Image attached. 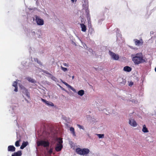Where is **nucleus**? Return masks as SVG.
<instances>
[{"label": "nucleus", "instance_id": "8", "mask_svg": "<svg viewBox=\"0 0 156 156\" xmlns=\"http://www.w3.org/2000/svg\"><path fill=\"white\" fill-rule=\"evenodd\" d=\"M129 123L131 126L133 127H136L137 126L136 122L133 119H129Z\"/></svg>", "mask_w": 156, "mask_h": 156}, {"label": "nucleus", "instance_id": "28", "mask_svg": "<svg viewBox=\"0 0 156 156\" xmlns=\"http://www.w3.org/2000/svg\"><path fill=\"white\" fill-rule=\"evenodd\" d=\"M52 152H53V149L51 148L49 150V153L50 154H51V153H52Z\"/></svg>", "mask_w": 156, "mask_h": 156}, {"label": "nucleus", "instance_id": "6", "mask_svg": "<svg viewBox=\"0 0 156 156\" xmlns=\"http://www.w3.org/2000/svg\"><path fill=\"white\" fill-rule=\"evenodd\" d=\"M134 41L135 45L137 46L141 45L143 44V41L142 39L139 40L136 39L134 40Z\"/></svg>", "mask_w": 156, "mask_h": 156}, {"label": "nucleus", "instance_id": "26", "mask_svg": "<svg viewBox=\"0 0 156 156\" xmlns=\"http://www.w3.org/2000/svg\"><path fill=\"white\" fill-rule=\"evenodd\" d=\"M77 126L80 129H84V128L83 126H81L79 124H77Z\"/></svg>", "mask_w": 156, "mask_h": 156}, {"label": "nucleus", "instance_id": "31", "mask_svg": "<svg viewBox=\"0 0 156 156\" xmlns=\"http://www.w3.org/2000/svg\"><path fill=\"white\" fill-rule=\"evenodd\" d=\"M74 0H71V1H72V2H74Z\"/></svg>", "mask_w": 156, "mask_h": 156}, {"label": "nucleus", "instance_id": "25", "mask_svg": "<svg viewBox=\"0 0 156 156\" xmlns=\"http://www.w3.org/2000/svg\"><path fill=\"white\" fill-rule=\"evenodd\" d=\"M98 136L99 138H103L104 136V134H98Z\"/></svg>", "mask_w": 156, "mask_h": 156}, {"label": "nucleus", "instance_id": "12", "mask_svg": "<svg viewBox=\"0 0 156 156\" xmlns=\"http://www.w3.org/2000/svg\"><path fill=\"white\" fill-rule=\"evenodd\" d=\"M57 145V146L55 147V150L57 151L58 152L62 150L63 146L62 145Z\"/></svg>", "mask_w": 156, "mask_h": 156}, {"label": "nucleus", "instance_id": "29", "mask_svg": "<svg viewBox=\"0 0 156 156\" xmlns=\"http://www.w3.org/2000/svg\"><path fill=\"white\" fill-rule=\"evenodd\" d=\"M63 65L66 66H68V64L66 63H63Z\"/></svg>", "mask_w": 156, "mask_h": 156}, {"label": "nucleus", "instance_id": "17", "mask_svg": "<svg viewBox=\"0 0 156 156\" xmlns=\"http://www.w3.org/2000/svg\"><path fill=\"white\" fill-rule=\"evenodd\" d=\"M142 131L144 133H147L149 132V131L145 125H143V128Z\"/></svg>", "mask_w": 156, "mask_h": 156}, {"label": "nucleus", "instance_id": "14", "mask_svg": "<svg viewBox=\"0 0 156 156\" xmlns=\"http://www.w3.org/2000/svg\"><path fill=\"white\" fill-rule=\"evenodd\" d=\"M21 151H18L17 152L14 153L12 155V156H21Z\"/></svg>", "mask_w": 156, "mask_h": 156}, {"label": "nucleus", "instance_id": "2", "mask_svg": "<svg viewBox=\"0 0 156 156\" xmlns=\"http://www.w3.org/2000/svg\"><path fill=\"white\" fill-rule=\"evenodd\" d=\"M76 153L80 155H87L90 152V150L88 148H83L78 147L75 150Z\"/></svg>", "mask_w": 156, "mask_h": 156}, {"label": "nucleus", "instance_id": "16", "mask_svg": "<svg viewBox=\"0 0 156 156\" xmlns=\"http://www.w3.org/2000/svg\"><path fill=\"white\" fill-rule=\"evenodd\" d=\"M28 144L27 142H23L20 148L21 149H23Z\"/></svg>", "mask_w": 156, "mask_h": 156}, {"label": "nucleus", "instance_id": "19", "mask_svg": "<svg viewBox=\"0 0 156 156\" xmlns=\"http://www.w3.org/2000/svg\"><path fill=\"white\" fill-rule=\"evenodd\" d=\"M84 94V91L83 90H80L78 92V94L81 96H82Z\"/></svg>", "mask_w": 156, "mask_h": 156}, {"label": "nucleus", "instance_id": "27", "mask_svg": "<svg viewBox=\"0 0 156 156\" xmlns=\"http://www.w3.org/2000/svg\"><path fill=\"white\" fill-rule=\"evenodd\" d=\"M36 61L40 65H42V63L41 62L39 61L37 58H36Z\"/></svg>", "mask_w": 156, "mask_h": 156}, {"label": "nucleus", "instance_id": "23", "mask_svg": "<svg viewBox=\"0 0 156 156\" xmlns=\"http://www.w3.org/2000/svg\"><path fill=\"white\" fill-rule=\"evenodd\" d=\"M63 83L67 86L68 87H69L71 90H73L74 89L70 85H69L67 83L64 82H63Z\"/></svg>", "mask_w": 156, "mask_h": 156}, {"label": "nucleus", "instance_id": "3", "mask_svg": "<svg viewBox=\"0 0 156 156\" xmlns=\"http://www.w3.org/2000/svg\"><path fill=\"white\" fill-rule=\"evenodd\" d=\"M37 143L38 147L42 146L44 147H48L49 145V143L48 141L41 140L37 141Z\"/></svg>", "mask_w": 156, "mask_h": 156}, {"label": "nucleus", "instance_id": "15", "mask_svg": "<svg viewBox=\"0 0 156 156\" xmlns=\"http://www.w3.org/2000/svg\"><path fill=\"white\" fill-rule=\"evenodd\" d=\"M81 28V30L83 32H85L86 31V27L85 25L83 23L80 24Z\"/></svg>", "mask_w": 156, "mask_h": 156}, {"label": "nucleus", "instance_id": "4", "mask_svg": "<svg viewBox=\"0 0 156 156\" xmlns=\"http://www.w3.org/2000/svg\"><path fill=\"white\" fill-rule=\"evenodd\" d=\"M36 22L38 25H42L44 24V20L37 15L35 16Z\"/></svg>", "mask_w": 156, "mask_h": 156}, {"label": "nucleus", "instance_id": "30", "mask_svg": "<svg viewBox=\"0 0 156 156\" xmlns=\"http://www.w3.org/2000/svg\"><path fill=\"white\" fill-rule=\"evenodd\" d=\"M133 84V82H131L129 84V86H132Z\"/></svg>", "mask_w": 156, "mask_h": 156}, {"label": "nucleus", "instance_id": "1", "mask_svg": "<svg viewBox=\"0 0 156 156\" xmlns=\"http://www.w3.org/2000/svg\"><path fill=\"white\" fill-rule=\"evenodd\" d=\"M132 60L136 65L146 62L147 59L145 58L142 53H138L135 55H132Z\"/></svg>", "mask_w": 156, "mask_h": 156}, {"label": "nucleus", "instance_id": "20", "mask_svg": "<svg viewBox=\"0 0 156 156\" xmlns=\"http://www.w3.org/2000/svg\"><path fill=\"white\" fill-rule=\"evenodd\" d=\"M63 142L62 139L59 138L58 140V143L57 145H62V144Z\"/></svg>", "mask_w": 156, "mask_h": 156}, {"label": "nucleus", "instance_id": "33", "mask_svg": "<svg viewBox=\"0 0 156 156\" xmlns=\"http://www.w3.org/2000/svg\"><path fill=\"white\" fill-rule=\"evenodd\" d=\"M155 71L156 72V67L155 68Z\"/></svg>", "mask_w": 156, "mask_h": 156}, {"label": "nucleus", "instance_id": "18", "mask_svg": "<svg viewBox=\"0 0 156 156\" xmlns=\"http://www.w3.org/2000/svg\"><path fill=\"white\" fill-rule=\"evenodd\" d=\"M70 130L71 132L72 133L74 136H76V133L75 132L74 129L73 127H71L70 128Z\"/></svg>", "mask_w": 156, "mask_h": 156}, {"label": "nucleus", "instance_id": "22", "mask_svg": "<svg viewBox=\"0 0 156 156\" xmlns=\"http://www.w3.org/2000/svg\"><path fill=\"white\" fill-rule=\"evenodd\" d=\"M20 140H18L15 143V145L16 147H18L20 146Z\"/></svg>", "mask_w": 156, "mask_h": 156}, {"label": "nucleus", "instance_id": "21", "mask_svg": "<svg viewBox=\"0 0 156 156\" xmlns=\"http://www.w3.org/2000/svg\"><path fill=\"white\" fill-rule=\"evenodd\" d=\"M27 79L28 81L32 83H34L35 82L34 80L30 77H28L27 78Z\"/></svg>", "mask_w": 156, "mask_h": 156}, {"label": "nucleus", "instance_id": "10", "mask_svg": "<svg viewBox=\"0 0 156 156\" xmlns=\"http://www.w3.org/2000/svg\"><path fill=\"white\" fill-rule=\"evenodd\" d=\"M15 147L12 145H9L8 147V151H9L14 152L15 151Z\"/></svg>", "mask_w": 156, "mask_h": 156}, {"label": "nucleus", "instance_id": "9", "mask_svg": "<svg viewBox=\"0 0 156 156\" xmlns=\"http://www.w3.org/2000/svg\"><path fill=\"white\" fill-rule=\"evenodd\" d=\"M23 92L24 93L28 98H30V93L28 92L27 89H26L24 87L23 89Z\"/></svg>", "mask_w": 156, "mask_h": 156}, {"label": "nucleus", "instance_id": "13", "mask_svg": "<svg viewBox=\"0 0 156 156\" xmlns=\"http://www.w3.org/2000/svg\"><path fill=\"white\" fill-rule=\"evenodd\" d=\"M123 70L126 72H130L132 70V68L129 66H126L124 67Z\"/></svg>", "mask_w": 156, "mask_h": 156}, {"label": "nucleus", "instance_id": "32", "mask_svg": "<svg viewBox=\"0 0 156 156\" xmlns=\"http://www.w3.org/2000/svg\"><path fill=\"white\" fill-rule=\"evenodd\" d=\"M74 78V76H72V79H73Z\"/></svg>", "mask_w": 156, "mask_h": 156}, {"label": "nucleus", "instance_id": "5", "mask_svg": "<svg viewBox=\"0 0 156 156\" xmlns=\"http://www.w3.org/2000/svg\"><path fill=\"white\" fill-rule=\"evenodd\" d=\"M110 55L111 56L112 58L115 60H118L119 58V55H118L114 53L109 51Z\"/></svg>", "mask_w": 156, "mask_h": 156}, {"label": "nucleus", "instance_id": "11", "mask_svg": "<svg viewBox=\"0 0 156 156\" xmlns=\"http://www.w3.org/2000/svg\"><path fill=\"white\" fill-rule=\"evenodd\" d=\"M12 86L15 87V89L14 90L15 92H17L18 91V86H17V82L14 81L13 83Z\"/></svg>", "mask_w": 156, "mask_h": 156}, {"label": "nucleus", "instance_id": "24", "mask_svg": "<svg viewBox=\"0 0 156 156\" xmlns=\"http://www.w3.org/2000/svg\"><path fill=\"white\" fill-rule=\"evenodd\" d=\"M61 69L64 72L66 71L67 70V68L63 67L62 66H61Z\"/></svg>", "mask_w": 156, "mask_h": 156}, {"label": "nucleus", "instance_id": "7", "mask_svg": "<svg viewBox=\"0 0 156 156\" xmlns=\"http://www.w3.org/2000/svg\"><path fill=\"white\" fill-rule=\"evenodd\" d=\"M42 101L45 103V104L49 106H54V105L53 103L51 102H49L45 99L41 98Z\"/></svg>", "mask_w": 156, "mask_h": 156}]
</instances>
